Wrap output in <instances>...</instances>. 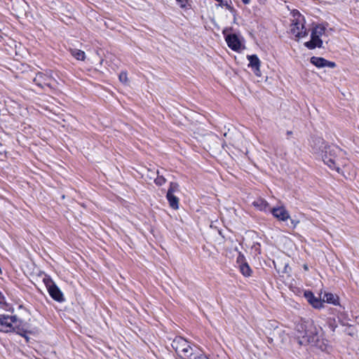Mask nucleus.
<instances>
[{
	"mask_svg": "<svg viewBox=\"0 0 359 359\" xmlns=\"http://www.w3.org/2000/svg\"><path fill=\"white\" fill-rule=\"evenodd\" d=\"M189 359H209L203 353H200L199 355H196L194 353L193 356L191 358H189Z\"/></svg>",
	"mask_w": 359,
	"mask_h": 359,
	"instance_id": "obj_29",
	"label": "nucleus"
},
{
	"mask_svg": "<svg viewBox=\"0 0 359 359\" xmlns=\"http://www.w3.org/2000/svg\"><path fill=\"white\" fill-rule=\"evenodd\" d=\"M292 131H290V130H287V135H292Z\"/></svg>",
	"mask_w": 359,
	"mask_h": 359,
	"instance_id": "obj_33",
	"label": "nucleus"
},
{
	"mask_svg": "<svg viewBox=\"0 0 359 359\" xmlns=\"http://www.w3.org/2000/svg\"><path fill=\"white\" fill-rule=\"evenodd\" d=\"M293 16L295 20H293L290 31L296 36L298 31L301 30L302 25H304V18L298 11H294Z\"/></svg>",
	"mask_w": 359,
	"mask_h": 359,
	"instance_id": "obj_10",
	"label": "nucleus"
},
{
	"mask_svg": "<svg viewBox=\"0 0 359 359\" xmlns=\"http://www.w3.org/2000/svg\"><path fill=\"white\" fill-rule=\"evenodd\" d=\"M305 47L309 50H313L316 48L323 47V40L316 35V32L311 34V40L304 43Z\"/></svg>",
	"mask_w": 359,
	"mask_h": 359,
	"instance_id": "obj_12",
	"label": "nucleus"
},
{
	"mask_svg": "<svg viewBox=\"0 0 359 359\" xmlns=\"http://www.w3.org/2000/svg\"><path fill=\"white\" fill-rule=\"evenodd\" d=\"M157 177L154 180V182L157 186H162L166 182L165 178L163 175H159L158 170L156 172Z\"/></svg>",
	"mask_w": 359,
	"mask_h": 359,
	"instance_id": "obj_21",
	"label": "nucleus"
},
{
	"mask_svg": "<svg viewBox=\"0 0 359 359\" xmlns=\"http://www.w3.org/2000/svg\"><path fill=\"white\" fill-rule=\"evenodd\" d=\"M178 187H179V185L177 182H172L170 183V186H169L167 193H170V194H174V193L178 190Z\"/></svg>",
	"mask_w": 359,
	"mask_h": 359,
	"instance_id": "obj_25",
	"label": "nucleus"
},
{
	"mask_svg": "<svg viewBox=\"0 0 359 359\" xmlns=\"http://www.w3.org/2000/svg\"><path fill=\"white\" fill-rule=\"evenodd\" d=\"M323 304L327 302L328 304H332L333 305H338L339 303V297L336 294H334L330 292L325 293L323 300H322Z\"/></svg>",
	"mask_w": 359,
	"mask_h": 359,
	"instance_id": "obj_15",
	"label": "nucleus"
},
{
	"mask_svg": "<svg viewBox=\"0 0 359 359\" xmlns=\"http://www.w3.org/2000/svg\"><path fill=\"white\" fill-rule=\"evenodd\" d=\"M245 5H248L250 3V0H241Z\"/></svg>",
	"mask_w": 359,
	"mask_h": 359,
	"instance_id": "obj_30",
	"label": "nucleus"
},
{
	"mask_svg": "<svg viewBox=\"0 0 359 359\" xmlns=\"http://www.w3.org/2000/svg\"><path fill=\"white\" fill-rule=\"evenodd\" d=\"M310 62L318 68H323L325 67L334 68L336 67L335 62L327 60L321 57L313 56L310 59Z\"/></svg>",
	"mask_w": 359,
	"mask_h": 359,
	"instance_id": "obj_9",
	"label": "nucleus"
},
{
	"mask_svg": "<svg viewBox=\"0 0 359 359\" xmlns=\"http://www.w3.org/2000/svg\"><path fill=\"white\" fill-rule=\"evenodd\" d=\"M330 326L332 327V331H334L336 325H333L332 323H330Z\"/></svg>",
	"mask_w": 359,
	"mask_h": 359,
	"instance_id": "obj_31",
	"label": "nucleus"
},
{
	"mask_svg": "<svg viewBox=\"0 0 359 359\" xmlns=\"http://www.w3.org/2000/svg\"><path fill=\"white\" fill-rule=\"evenodd\" d=\"M232 29L230 28H225L222 34L225 37V40L228 46L234 51H238L241 49V43L238 36L236 34H228L229 31Z\"/></svg>",
	"mask_w": 359,
	"mask_h": 359,
	"instance_id": "obj_7",
	"label": "nucleus"
},
{
	"mask_svg": "<svg viewBox=\"0 0 359 359\" xmlns=\"http://www.w3.org/2000/svg\"><path fill=\"white\" fill-rule=\"evenodd\" d=\"M69 52L71 55L77 60L84 61L86 59V53L84 51L81 50L76 48H70Z\"/></svg>",
	"mask_w": 359,
	"mask_h": 359,
	"instance_id": "obj_17",
	"label": "nucleus"
},
{
	"mask_svg": "<svg viewBox=\"0 0 359 359\" xmlns=\"http://www.w3.org/2000/svg\"><path fill=\"white\" fill-rule=\"evenodd\" d=\"M236 262L239 266L243 265V263H248L245 260L244 255L241 252H239Z\"/></svg>",
	"mask_w": 359,
	"mask_h": 359,
	"instance_id": "obj_26",
	"label": "nucleus"
},
{
	"mask_svg": "<svg viewBox=\"0 0 359 359\" xmlns=\"http://www.w3.org/2000/svg\"><path fill=\"white\" fill-rule=\"evenodd\" d=\"M271 213L274 217L280 221L287 222L290 219V214L284 207L273 208Z\"/></svg>",
	"mask_w": 359,
	"mask_h": 359,
	"instance_id": "obj_14",
	"label": "nucleus"
},
{
	"mask_svg": "<svg viewBox=\"0 0 359 359\" xmlns=\"http://www.w3.org/2000/svg\"><path fill=\"white\" fill-rule=\"evenodd\" d=\"M118 79H119V81L124 83V84H126L128 83V74H127V72L126 71H123L121 72L119 75H118Z\"/></svg>",
	"mask_w": 359,
	"mask_h": 359,
	"instance_id": "obj_24",
	"label": "nucleus"
},
{
	"mask_svg": "<svg viewBox=\"0 0 359 359\" xmlns=\"http://www.w3.org/2000/svg\"><path fill=\"white\" fill-rule=\"evenodd\" d=\"M217 2H219V6H225L226 8L233 15H236V10L233 7L231 6L227 1H224L223 0H220V1H217Z\"/></svg>",
	"mask_w": 359,
	"mask_h": 359,
	"instance_id": "obj_20",
	"label": "nucleus"
},
{
	"mask_svg": "<svg viewBox=\"0 0 359 359\" xmlns=\"http://www.w3.org/2000/svg\"><path fill=\"white\" fill-rule=\"evenodd\" d=\"M171 346L182 358H189L194 355L193 348L190 346L189 342L182 337H176L172 340Z\"/></svg>",
	"mask_w": 359,
	"mask_h": 359,
	"instance_id": "obj_3",
	"label": "nucleus"
},
{
	"mask_svg": "<svg viewBox=\"0 0 359 359\" xmlns=\"http://www.w3.org/2000/svg\"><path fill=\"white\" fill-rule=\"evenodd\" d=\"M43 282L48 289L50 296L55 301H64L63 294L50 278H44Z\"/></svg>",
	"mask_w": 359,
	"mask_h": 359,
	"instance_id": "obj_6",
	"label": "nucleus"
},
{
	"mask_svg": "<svg viewBox=\"0 0 359 359\" xmlns=\"http://www.w3.org/2000/svg\"><path fill=\"white\" fill-rule=\"evenodd\" d=\"M342 150L337 146L327 145L321 158L325 164L339 173L340 167L343 165L342 159L340 158Z\"/></svg>",
	"mask_w": 359,
	"mask_h": 359,
	"instance_id": "obj_2",
	"label": "nucleus"
},
{
	"mask_svg": "<svg viewBox=\"0 0 359 359\" xmlns=\"http://www.w3.org/2000/svg\"><path fill=\"white\" fill-rule=\"evenodd\" d=\"M310 145L311 151L322 157V154L324 153L328 144H327L325 141L320 137H312Z\"/></svg>",
	"mask_w": 359,
	"mask_h": 359,
	"instance_id": "obj_8",
	"label": "nucleus"
},
{
	"mask_svg": "<svg viewBox=\"0 0 359 359\" xmlns=\"http://www.w3.org/2000/svg\"><path fill=\"white\" fill-rule=\"evenodd\" d=\"M249 61V67L252 68L257 76L261 75L260 65L261 62L257 55H250L247 56Z\"/></svg>",
	"mask_w": 359,
	"mask_h": 359,
	"instance_id": "obj_13",
	"label": "nucleus"
},
{
	"mask_svg": "<svg viewBox=\"0 0 359 359\" xmlns=\"http://www.w3.org/2000/svg\"><path fill=\"white\" fill-rule=\"evenodd\" d=\"M308 35L307 29H306L304 25H302L301 30L298 31L297 34H296V37L300 39L305 37Z\"/></svg>",
	"mask_w": 359,
	"mask_h": 359,
	"instance_id": "obj_22",
	"label": "nucleus"
},
{
	"mask_svg": "<svg viewBox=\"0 0 359 359\" xmlns=\"http://www.w3.org/2000/svg\"><path fill=\"white\" fill-rule=\"evenodd\" d=\"M51 81H55L51 70L46 71L45 72H38L33 79L34 83L42 89L44 86L53 88Z\"/></svg>",
	"mask_w": 359,
	"mask_h": 359,
	"instance_id": "obj_4",
	"label": "nucleus"
},
{
	"mask_svg": "<svg viewBox=\"0 0 359 359\" xmlns=\"http://www.w3.org/2000/svg\"><path fill=\"white\" fill-rule=\"evenodd\" d=\"M304 269L305 270H308V266H307V265L304 264Z\"/></svg>",
	"mask_w": 359,
	"mask_h": 359,
	"instance_id": "obj_35",
	"label": "nucleus"
},
{
	"mask_svg": "<svg viewBox=\"0 0 359 359\" xmlns=\"http://www.w3.org/2000/svg\"><path fill=\"white\" fill-rule=\"evenodd\" d=\"M241 273L245 276L249 277L252 274V269L249 266L248 263H243V265L239 266Z\"/></svg>",
	"mask_w": 359,
	"mask_h": 359,
	"instance_id": "obj_18",
	"label": "nucleus"
},
{
	"mask_svg": "<svg viewBox=\"0 0 359 359\" xmlns=\"http://www.w3.org/2000/svg\"><path fill=\"white\" fill-rule=\"evenodd\" d=\"M18 320L16 316L0 315V331L8 332L14 330Z\"/></svg>",
	"mask_w": 359,
	"mask_h": 359,
	"instance_id": "obj_5",
	"label": "nucleus"
},
{
	"mask_svg": "<svg viewBox=\"0 0 359 359\" xmlns=\"http://www.w3.org/2000/svg\"><path fill=\"white\" fill-rule=\"evenodd\" d=\"M288 219L290 220V224L287 223V225L291 229H294L299 223V221L291 219L290 217Z\"/></svg>",
	"mask_w": 359,
	"mask_h": 359,
	"instance_id": "obj_27",
	"label": "nucleus"
},
{
	"mask_svg": "<svg viewBox=\"0 0 359 359\" xmlns=\"http://www.w3.org/2000/svg\"><path fill=\"white\" fill-rule=\"evenodd\" d=\"M257 1L260 4H264L266 1V0H257Z\"/></svg>",
	"mask_w": 359,
	"mask_h": 359,
	"instance_id": "obj_32",
	"label": "nucleus"
},
{
	"mask_svg": "<svg viewBox=\"0 0 359 359\" xmlns=\"http://www.w3.org/2000/svg\"><path fill=\"white\" fill-rule=\"evenodd\" d=\"M166 198L169 203V205L173 210H177L179 208V198L174 194L167 193Z\"/></svg>",
	"mask_w": 359,
	"mask_h": 359,
	"instance_id": "obj_16",
	"label": "nucleus"
},
{
	"mask_svg": "<svg viewBox=\"0 0 359 359\" xmlns=\"http://www.w3.org/2000/svg\"><path fill=\"white\" fill-rule=\"evenodd\" d=\"M255 248V251H258V253L260 254V251L258 248H256V246H254Z\"/></svg>",
	"mask_w": 359,
	"mask_h": 359,
	"instance_id": "obj_34",
	"label": "nucleus"
},
{
	"mask_svg": "<svg viewBox=\"0 0 359 359\" xmlns=\"http://www.w3.org/2000/svg\"><path fill=\"white\" fill-rule=\"evenodd\" d=\"M297 343L301 346L311 345L323 348L324 343L320 332L321 328L317 327L311 320H301L295 326Z\"/></svg>",
	"mask_w": 359,
	"mask_h": 359,
	"instance_id": "obj_1",
	"label": "nucleus"
},
{
	"mask_svg": "<svg viewBox=\"0 0 359 359\" xmlns=\"http://www.w3.org/2000/svg\"><path fill=\"white\" fill-rule=\"evenodd\" d=\"M252 204L259 210H265L269 205L268 203L262 198L257 199V201H254Z\"/></svg>",
	"mask_w": 359,
	"mask_h": 359,
	"instance_id": "obj_19",
	"label": "nucleus"
},
{
	"mask_svg": "<svg viewBox=\"0 0 359 359\" xmlns=\"http://www.w3.org/2000/svg\"><path fill=\"white\" fill-rule=\"evenodd\" d=\"M325 28L321 26H316L312 29V32H316L320 38L325 33Z\"/></svg>",
	"mask_w": 359,
	"mask_h": 359,
	"instance_id": "obj_23",
	"label": "nucleus"
},
{
	"mask_svg": "<svg viewBox=\"0 0 359 359\" xmlns=\"http://www.w3.org/2000/svg\"><path fill=\"white\" fill-rule=\"evenodd\" d=\"M304 297L308 302L315 309L323 307V302L321 299L316 297L314 294L310 290H306L304 294Z\"/></svg>",
	"mask_w": 359,
	"mask_h": 359,
	"instance_id": "obj_11",
	"label": "nucleus"
},
{
	"mask_svg": "<svg viewBox=\"0 0 359 359\" xmlns=\"http://www.w3.org/2000/svg\"><path fill=\"white\" fill-rule=\"evenodd\" d=\"M180 8H187L188 4V0H176Z\"/></svg>",
	"mask_w": 359,
	"mask_h": 359,
	"instance_id": "obj_28",
	"label": "nucleus"
}]
</instances>
